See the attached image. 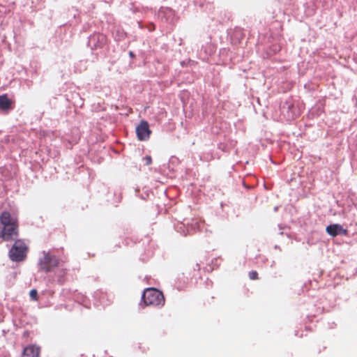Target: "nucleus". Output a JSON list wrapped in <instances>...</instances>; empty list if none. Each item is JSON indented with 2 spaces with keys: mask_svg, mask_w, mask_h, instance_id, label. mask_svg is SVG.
Here are the masks:
<instances>
[{
  "mask_svg": "<svg viewBox=\"0 0 357 357\" xmlns=\"http://www.w3.org/2000/svg\"><path fill=\"white\" fill-rule=\"evenodd\" d=\"M19 236V224L16 218L8 211L0 215V238L4 241H12Z\"/></svg>",
  "mask_w": 357,
  "mask_h": 357,
  "instance_id": "nucleus-1",
  "label": "nucleus"
},
{
  "mask_svg": "<svg viewBox=\"0 0 357 357\" xmlns=\"http://www.w3.org/2000/svg\"><path fill=\"white\" fill-rule=\"evenodd\" d=\"M141 301L145 305H151L161 308L165 305V299L163 293L154 287H148L143 291Z\"/></svg>",
  "mask_w": 357,
  "mask_h": 357,
  "instance_id": "nucleus-2",
  "label": "nucleus"
},
{
  "mask_svg": "<svg viewBox=\"0 0 357 357\" xmlns=\"http://www.w3.org/2000/svg\"><path fill=\"white\" fill-rule=\"evenodd\" d=\"M29 246L23 239H15L8 252L9 258L15 262L23 261L27 257Z\"/></svg>",
  "mask_w": 357,
  "mask_h": 357,
  "instance_id": "nucleus-3",
  "label": "nucleus"
},
{
  "mask_svg": "<svg viewBox=\"0 0 357 357\" xmlns=\"http://www.w3.org/2000/svg\"><path fill=\"white\" fill-rule=\"evenodd\" d=\"M193 269L194 273L192 275L190 273H181L178 275L175 281V285L178 290L185 289L192 282V278L197 275L195 272L198 273L200 270L199 264L197 263Z\"/></svg>",
  "mask_w": 357,
  "mask_h": 357,
  "instance_id": "nucleus-4",
  "label": "nucleus"
},
{
  "mask_svg": "<svg viewBox=\"0 0 357 357\" xmlns=\"http://www.w3.org/2000/svg\"><path fill=\"white\" fill-rule=\"evenodd\" d=\"M59 264V259L54 255H51L48 252H45L43 257L40 259V268L45 271L49 272Z\"/></svg>",
  "mask_w": 357,
  "mask_h": 357,
  "instance_id": "nucleus-5",
  "label": "nucleus"
},
{
  "mask_svg": "<svg viewBox=\"0 0 357 357\" xmlns=\"http://www.w3.org/2000/svg\"><path fill=\"white\" fill-rule=\"evenodd\" d=\"M135 134L140 141H147L150 138L151 130L146 121L142 120L140 123L135 127Z\"/></svg>",
  "mask_w": 357,
  "mask_h": 357,
  "instance_id": "nucleus-6",
  "label": "nucleus"
},
{
  "mask_svg": "<svg viewBox=\"0 0 357 357\" xmlns=\"http://www.w3.org/2000/svg\"><path fill=\"white\" fill-rule=\"evenodd\" d=\"M280 110L284 114H286L287 118L289 119H294L296 116V108L291 97L281 104Z\"/></svg>",
  "mask_w": 357,
  "mask_h": 357,
  "instance_id": "nucleus-7",
  "label": "nucleus"
},
{
  "mask_svg": "<svg viewBox=\"0 0 357 357\" xmlns=\"http://www.w3.org/2000/svg\"><path fill=\"white\" fill-rule=\"evenodd\" d=\"M40 348L35 345H29L24 349L22 357H39Z\"/></svg>",
  "mask_w": 357,
  "mask_h": 357,
  "instance_id": "nucleus-8",
  "label": "nucleus"
},
{
  "mask_svg": "<svg viewBox=\"0 0 357 357\" xmlns=\"http://www.w3.org/2000/svg\"><path fill=\"white\" fill-rule=\"evenodd\" d=\"M13 102L8 97V95L3 94L0 96V109L2 111L8 112L12 109Z\"/></svg>",
  "mask_w": 357,
  "mask_h": 357,
  "instance_id": "nucleus-9",
  "label": "nucleus"
},
{
  "mask_svg": "<svg viewBox=\"0 0 357 357\" xmlns=\"http://www.w3.org/2000/svg\"><path fill=\"white\" fill-rule=\"evenodd\" d=\"M341 225L340 224H331L326 228V233L333 236H337L340 235Z\"/></svg>",
  "mask_w": 357,
  "mask_h": 357,
  "instance_id": "nucleus-10",
  "label": "nucleus"
},
{
  "mask_svg": "<svg viewBox=\"0 0 357 357\" xmlns=\"http://www.w3.org/2000/svg\"><path fill=\"white\" fill-rule=\"evenodd\" d=\"M324 111V105H318L313 107L311 110L310 113L313 116H319Z\"/></svg>",
  "mask_w": 357,
  "mask_h": 357,
  "instance_id": "nucleus-11",
  "label": "nucleus"
},
{
  "mask_svg": "<svg viewBox=\"0 0 357 357\" xmlns=\"http://www.w3.org/2000/svg\"><path fill=\"white\" fill-rule=\"evenodd\" d=\"M29 296H30L31 298L34 301H36L38 300V291L36 289H31L29 292Z\"/></svg>",
  "mask_w": 357,
  "mask_h": 357,
  "instance_id": "nucleus-12",
  "label": "nucleus"
},
{
  "mask_svg": "<svg viewBox=\"0 0 357 357\" xmlns=\"http://www.w3.org/2000/svg\"><path fill=\"white\" fill-rule=\"evenodd\" d=\"M249 278L252 280H256L259 279L258 273L256 271H251L248 273Z\"/></svg>",
  "mask_w": 357,
  "mask_h": 357,
  "instance_id": "nucleus-13",
  "label": "nucleus"
},
{
  "mask_svg": "<svg viewBox=\"0 0 357 357\" xmlns=\"http://www.w3.org/2000/svg\"><path fill=\"white\" fill-rule=\"evenodd\" d=\"M94 37H96L98 40H99L102 44H104L106 43V37L103 34L98 33L96 36H95Z\"/></svg>",
  "mask_w": 357,
  "mask_h": 357,
  "instance_id": "nucleus-14",
  "label": "nucleus"
},
{
  "mask_svg": "<svg viewBox=\"0 0 357 357\" xmlns=\"http://www.w3.org/2000/svg\"><path fill=\"white\" fill-rule=\"evenodd\" d=\"M142 160L144 162L145 165H149L152 162V158L150 155H146L143 157Z\"/></svg>",
  "mask_w": 357,
  "mask_h": 357,
  "instance_id": "nucleus-15",
  "label": "nucleus"
},
{
  "mask_svg": "<svg viewBox=\"0 0 357 357\" xmlns=\"http://www.w3.org/2000/svg\"><path fill=\"white\" fill-rule=\"evenodd\" d=\"M348 230L346 229H344L343 227L341 225L340 235L341 236H347L348 235Z\"/></svg>",
  "mask_w": 357,
  "mask_h": 357,
  "instance_id": "nucleus-16",
  "label": "nucleus"
},
{
  "mask_svg": "<svg viewBox=\"0 0 357 357\" xmlns=\"http://www.w3.org/2000/svg\"><path fill=\"white\" fill-rule=\"evenodd\" d=\"M129 54L131 57L134 56V53L132 52H130Z\"/></svg>",
  "mask_w": 357,
  "mask_h": 357,
  "instance_id": "nucleus-17",
  "label": "nucleus"
},
{
  "mask_svg": "<svg viewBox=\"0 0 357 357\" xmlns=\"http://www.w3.org/2000/svg\"><path fill=\"white\" fill-rule=\"evenodd\" d=\"M139 27H141V22H138Z\"/></svg>",
  "mask_w": 357,
  "mask_h": 357,
  "instance_id": "nucleus-18",
  "label": "nucleus"
}]
</instances>
